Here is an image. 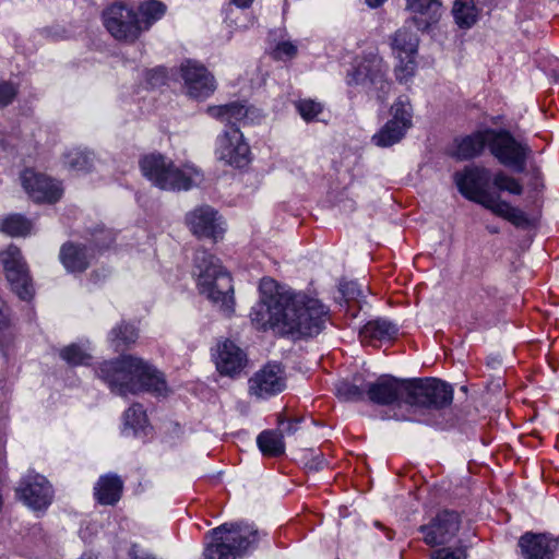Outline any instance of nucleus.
<instances>
[{
  "instance_id": "f257e3e1",
  "label": "nucleus",
  "mask_w": 559,
  "mask_h": 559,
  "mask_svg": "<svg viewBox=\"0 0 559 559\" xmlns=\"http://www.w3.org/2000/svg\"><path fill=\"white\" fill-rule=\"evenodd\" d=\"M259 292L260 299L250 312L255 329L294 340L314 337L325 329L329 309L318 299L284 290L271 277L261 280Z\"/></svg>"
},
{
  "instance_id": "f03ea898",
  "label": "nucleus",
  "mask_w": 559,
  "mask_h": 559,
  "mask_svg": "<svg viewBox=\"0 0 559 559\" xmlns=\"http://www.w3.org/2000/svg\"><path fill=\"white\" fill-rule=\"evenodd\" d=\"M335 396L342 402L369 401L377 405L402 403L441 408L453 400L452 386H335Z\"/></svg>"
},
{
  "instance_id": "7ed1b4c3",
  "label": "nucleus",
  "mask_w": 559,
  "mask_h": 559,
  "mask_svg": "<svg viewBox=\"0 0 559 559\" xmlns=\"http://www.w3.org/2000/svg\"><path fill=\"white\" fill-rule=\"evenodd\" d=\"M192 275L197 280L201 295H204L227 314L234 312L233 280L218 258L204 248H198L193 254Z\"/></svg>"
},
{
  "instance_id": "20e7f679",
  "label": "nucleus",
  "mask_w": 559,
  "mask_h": 559,
  "mask_svg": "<svg viewBox=\"0 0 559 559\" xmlns=\"http://www.w3.org/2000/svg\"><path fill=\"white\" fill-rule=\"evenodd\" d=\"M211 542L204 549V559H236L255 546L260 532L245 523H224L207 533Z\"/></svg>"
},
{
  "instance_id": "39448f33",
  "label": "nucleus",
  "mask_w": 559,
  "mask_h": 559,
  "mask_svg": "<svg viewBox=\"0 0 559 559\" xmlns=\"http://www.w3.org/2000/svg\"><path fill=\"white\" fill-rule=\"evenodd\" d=\"M99 380L108 384H126L127 379H136L141 384H166L159 370L144 359L133 355H121L103 361L96 369Z\"/></svg>"
},
{
  "instance_id": "423d86ee",
  "label": "nucleus",
  "mask_w": 559,
  "mask_h": 559,
  "mask_svg": "<svg viewBox=\"0 0 559 559\" xmlns=\"http://www.w3.org/2000/svg\"><path fill=\"white\" fill-rule=\"evenodd\" d=\"M139 165L142 175L162 190L187 191L193 186L195 170L192 167L180 168L159 153L144 155Z\"/></svg>"
},
{
  "instance_id": "0eeeda50",
  "label": "nucleus",
  "mask_w": 559,
  "mask_h": 559,
  "mask_svg": "<svg viewBox=\"0 0 559 559\" xmlns=\"http://www.w3.org/2000/svg\"><path fill=\"white\" fill-rule=\"evenodd\" d=\"M489 152L503 166L516 173L526 169L527 159L532 154L531 146L516 140L506 129H488Z\"/></svg>"
},
{
  "instance_id": "6e6552de",
  "label": "nucleus",
  "mask_w": 559,
  "mask_h": 559,
  "mask_svg": "<svg viewBox=\"0 0 559 559\" xmlns=\"http://www.w3.org/2000/svg\"><path fill=\"white\" fill-rule=\"evenodd\" d=\"M490 180V169L483 166H468L454 174V182L460 193L487 210L500 195V193L489 190Z\"/></svg>"
},
{
  "instance_id": "1a4fd4ad",
  "label": "nucleus",
  "mask_w": 559,
  "mask_h": 559,
  "mask_svg": "<svg viewBox=\"0 0 559 559\" xmlns=\"http://www.w3.org/2000/svg\"><path fill=\"white\" fill-rule=\"evenodd\" d=\"M102 17L105 28L116 40L134 43L143 33L136 10L124 2L109 4L103 11Z\"/></svg>"
},
{
  "instance_id": "9d476101",
  "label": "nucleus",
  "mask_w": 559,
  "mask_h": 559,
  "mask_svg": "<svg viewBox=\"0 0 559 559\" xmlns=\"http://www.w3.org/2000/svg\"><path fill=\"white\" fill-rule=\"evenodd\" d=\"M0 262L11 289L23 300L31 299L34 295V286L21 249L15 245L8 246L0 252Z\"/></svg>"
},
{
  "instance_id": "9b49d317",
  "label": "nucleus",
  "mask_w": 559,
  "mask_h": 559,
  "mask_svg": "<svg viewBox=\"0 0 559 559\" xmlns=\"http://www.w3.org/2000/svg\"><path fill=\"white\" fill-rule=\"evenodd\" d=\"M250 147L243 140L240 128L225 129L216 139L215 155L217 159L237 168L250 163Z\"/></svg>"
},
{
  "instance_id": "f8f14e48",
  "label": "nucleus",
  "mask_w": 559,
  "mask_h": 559,
  "mask_svg": "<svg viewBox=\"0 0 559 559\" xmlns=\"http://www.w3.org/2000/svg\"><path fill=\"white\" fill-rule=\"evenodd\" d=\"M388 66L378 55H367L349 74L348 84H359L373 87L379 93L386 94L390 83L385 80Z\"/></svg>"
},
{
  "instance_id": "ddd939ff",
  "label": "nucleus",
  "mask_w": 559,
  "mask_h": 559,
  "mask_svg": "<svg viewBox=\"0 0 559 559\" xmlns=\"http://www.w3.org/2000/svg\"><path fill=\"white\" fill-rule=\"evenodd\" d=\"M21 181L28 195L38 203H56L63 192L59 181L32 168L21 174Z\"/></svg>"
},
{
  "instance_id": "4468645a",
  "label": "nucleus",
  "mask_w": 559,
  "mask_h": 559,
  "mask_svg": "<svg viewBox=\"0 0 559 559\" xmlns=\"http://www.w3.org/2000/svg\"><path fill=\"white\" fill-rule=\"evenodd\" d=\"M460 515L454 511L439 512L428 524L421 525L424 542L430 546L445 545L452 540L460 530Z\"/></svg>"
},
{
  "instance_id": "2eb2a0df",
  "label": "nucleus",
  "mask_w": 559,
  "mask_h": 559,
  "mask_svg": "<svg viewBox=\"0 0 559 559\" xmlns=\"http://www.w3.org/2000/svg\"><path fill=\"white\" fill-rule=\"evenodd\" d=\"M16 495L26 506L34 510L46 509L52 500L49 481L41 475H26L16 488Z\"/></svg>"
},
{
  "instance_id": "dca6fc26",
  "label": "nucleus",
  "mask_w": 559,
  "mask_h": 559,
  "mask_svg": "<svg viewBox=\"0 0 559 559\" xmlns=\"http://www.w3.org/2000/svg\"><path fill=\"white\" fill-rule=\"evenodd\" d=\"M181 78L187 94L192 98H205L216 88L214 76L207 69L194 61L188 60L180 67Z\"/></svg>"
},
{
  "instance_id": "f3484780",
  "label": "nucleus",
  "mask_w": 559,
  "mask_h": 559,
  "mask_svg": "<svg viewBox=\"0 0 559 559\" xmlns=\"http://www.w3.org/2000/svg\"><path fill=\"white\" fill-rule=\"evenodd\" d=\"M217 221V212L210 205L198 206L186 215V224L194 236L211 238L214 241L223 234Z\"/></svg>"
},
{
  "instance_id": "a211bd4d",
  "label": "nucleus",
  "mask_w": 559,
  "mask_h": 559,
  "mask_svg": "<svg viewBox=\"0 0 559 559\" xmlns=\"http://www.w3.org/2000/svg\"><path fill=\"white\" fill-rule=\"evenodd\" d=\"M215 364L221 374L233 378L246 367L247 355L233 341L225 340L217 344Z\"/></svg>"
},
{
  "instance_id": "6ab92c4d",
  "label": "nucleus",
  "mask_w": 559,
  "mask_h": 559,
  "mask_svg": "<svg viewBox=\"0 0 559 559\" xmlns=\"http://www.w3.org/2000/svg\"><path fill=\"white\" fill-rule=\"evenodd\" d=\"M519 547L524 559H552L558 540L549 534L526 532L520 537Z\"/></svg>"
},
{
  "instance_id": "aec40b11",
  "label": "nucleus",
  "mask_w": 559,
  "mask_h": 559,
  "mask_svg": "<svg viewBox=\"0 0 559 559\" xmlns=\"http://www.w3.org/2000/svg\"><path fill=\"white\" fill-rule=\"evenodd\" d=\"M441 7V0H406V10L412 14L406 23L425 32L438 22Z\"/></svg>"
},
{
  "instance_id": "412c9836",
  "label": "nucleus",
  "mask_w": 559,
  "mask_h": 559,
  "mask_svg": "<svg viewBox=\"0 0 559 559\" xmlns=\"http://www.w3.org/2000/svg\"><path fill=\"white\" fill-rule=\"evenodd\" d=\"M94 258L93 250L86 245L67 241L59 252V259L68 272L83 273L86 271Z\"/></svg>"
},
{
  "instance_id": "4be33fe9",
  "label": "nucleus",
  "mask_w": 559,
  "mask_h": 559,
  "mask_svg": "<svg viewBox=\"0 0 559 559\" xmlns=\"http://www.w3.org/2000/svg\"><path fill=\"white\" fill-rule=\"evenodd\" d=\"M397 332L399 329L394 323L378 318L367 322L360 329L359 337L364 345L380 347L383 343L394 340Z\"/></svg>"
},
{
  "instance_id": "5701e85b",
  "label": "nucleus",
  "mask_w": 559,
  "mask_h": 559,
  "mask_svg": "<svg viewBox=\"0 0 559 559\" xmlns=\"http://www.w3.org/2000/svg\"><path fill=\"white\" fill-rule=\"evenodd\" d=\"M123 483L119 476L107 474L100 476L94 487V496L103 506H115L121 498Z\"/></svg>"
},
{
  "instance_id": "b1692460",
  "label": "nucleus",
  "mask_w": 559,
  "mask_h": 559,
  "mask_svg": "<svg viewBox=\"0 0 559 559\" xmlns=\"http://www.w3.org/2000/svg\"><path fill=\"white\" fill-rule=\"evenodd\" d=\"M406 23L390 37V46L395 57L417 55L419 38Z\"/></svg>"
},
{
  "instance_id": "393cba45",
  "label": "nucleus",
  "mask_w": 559,
  "mask_h": 559,
  "mask_svg": "<svg viewBox=\"0 0 559 559\" xmlns=\"http://www.w3.org/2000/svg\"><path fill=\"white\" fill-rule=\"evenodd\" d=\"M209 114L222 122H225L226 129L230 127L239 128V123L248 117L249 109L239 103H230L223 106L209 107Z\"/></svg>"
},
{
  "instance_id": "a878e982",
  "label": "nucleus",
  "mask_w": 559,
  "mask_h": 559,
  "mask_svg": "<svg viewBox=\"0 0 559 559\" xmlns=\"http://www.w3.org/2000/svg\"><path fill=\"white\" fill-rule=\"evenodd\" d=\"M488 129L477 131L471 135L463 138L456 147V156L460 159H471L478 156L485 146L489 147Z\"/></svg>"
},
{
  "instance_id": "bb28decb",
  "label": "nucleus",
  "mask_w": 559,
  "mask_h": 559,
  "mask_svg": "<svg viewBox=\"0 0 559 559\" xmlns=\"http://www.w3.org/2000/svg\"><path fill=\"white\" fill-rule=\"evenodd\" d=\"M123 420L124 433L131 432L134 437L147 435L150 427L147 425L146 413L141 404H132V406L126 411Z\"/></svg>"
},
{
  "instance_id": "cd10ccee",
  "label": "nucleus",
  "mask_w": 559,
  "mask_h": 559,
  "mask_svg": "<svg viewBox=\"0 0 559 559\" xmlns=\"http://www.w3.org/2000/svg\"><path fill=\"white\" fill-rule=\"evenodd\" d=\"M257 443L263 455L280 456L285 452L283 432L277 430H264L258 438Z\"/></svg>"
},
{
  "instance_id": "c85d7f7f",
  "label": "nucleus",
  "mask_w": 559,
  "mask_h": 559,
  "mask_svg": "<svg viewBox=\"0 0 559 559\" xmlns=\"http://www.w3.org/2000/svg\"><path fill=\"white\" fill-rule=\"evenodd\" d=\"M408 129L405 124H397L394 121L386 123L372 136V142L379 147H389L399 143L406 134Z\"/></svg>"
},
{
  "instance_id": "c756f323",
  "label": "nucleus",
  "mask_w": 559,
  "mask_h": 559,
  "mask_svg": "<svg viewBox=\"0 0 559 559\" xmlns=\"http://www.w3.org/2000/svg\"><path fill=\"white\" fill-rule=\"evenodd\" d=\"M452 13L456 24L461 28L472 27L478 16V10L475 7L474 0H455Z\"/></svg>"
},
{
  "instance_id": "7c9ffc66",
  "label": "nucleus",
  "mask_w": 559,
  "mask_h": 559,
  "mask_svg": "<svg viewBox=\"0 0 559 559\" xmlns=\"http://www.w3.org/2000/svg\"><path fill=\"white\" fill-rule=\"evenodd\" d=\"M489 211L495 215L509 221L516 227L527 224L526 214L522 210L514 207L509 202L502 200L501 195H499L497 201L493 202V205L489 207Z\"/></svg>"
},
{
  "instance_id": "2f4dec72",
  "label": "nucleus",
  "mask_w": 559,
  "mask_h": 559,
  "mask_svg": "<svg viewBox=\"0 0 559 559\" xmlns=\"http://www.w3.org/2000/svg\"><path fill=\"white\" fill-rule=\"evenodd\" d=\"M59 357L69 366H90L92 354L82 345L72 343L59 349Z\"/></svg>"
},
{
  "instance_id": "473e14b6",
  "label": "nucleus",
  "mask_w": 559,
  "mask_h": 559,
  "mask_svg": "<svg viewBox=\"0 0 559 559\" xmlns=\"http://www.w3.org/2000/svg\"><path fill=\"white\" fill-rule=\"evenodd\" d=\"M142 22L143 32L147 31L156 21L162 19L166 12V5L157 0L142 2L136 10Z\"/></svg>"
},
{
  "instance_id": "72a5a7b5",
  "label": "nucleus",
  "mask_w": 559,
  "mask_h": 559,
  "mask_svg": "<svg viewBox=\"0 0 559 559\" xmlns=\"http://www.w3.org/2000/svg\"><path fill=\"white\" fill-rule=\"evenodd\" d=\"M109 337L118 350L120 347H129L134 344L139 337V333L133 324L122 321L110 331Z\"/></svg>"
},
{
  "instance_id": "f704fd0d",
  "label": "nucleus",
  "mask_w": 559,
  "mask_h": 559,
  "mask_svg": "<svg viewBox=\"0 0 559 559\" xmlns=\"http://www.w3.org/2000/svg\"><path fill=\"white\" fill-rule=\"evenodd\" d=\"M0 229L11 237H25L31 233L32 222L21 214H11L2 219Z\"/></svg>"
},
{
  "instance_id": "c9c22d12",
  "label": "nucleus",
  "mask_w": 559,
  "mask_h": 559,
  "mask_svg": "<svg viewBox=\"0 0 559 559\" xmlns=\"http://www.w3.org/2000/svg\"><path fill=\"white\" fill-rule=\"evenodd\" d=\"M94 154L81 150H72L64 154V164L70 170L90 173L94 166Z\"/></svg>"
},
{
  "instance_id": "e433bc0d",
  "label": "nucleus",
  "mask_w": 559,
  "mask_h": 559,
  "mask_svg": "<svg viewBox=\"0 0 559 559\" xmlns=\"http://www.w3.org/2000/svg\"><path fill=\"white\" fill-rule=\"evenodd\" d=\"M285 371L278 362H267L258 372L254 373L250 382L253 384H280L285 380Z\"/></svg>"
},
{
  "instance_id": "4c0bfd02",
  "label": "nucleus",
  "mask_w": 559,
  "mask_h": 559,
  "mask_svg": "<svg viewBox=\"0 0 559 559\" xmlns=\"http://www.w3.org/2000/svg\"><path fill=\"white\" fill-rule=\"evenodd\" d=\"M365 384H449L447 381L438 378H412L401 379L391 374H381L376 379L364 380Z\"/></svg>"
},
{
  "instance_id": "58836bf2",
  "label": "nucleus",
  "mask_w": 559,
  "mask_h": 559,
  "mask_svg": "<svg viewBox=\"0 0 559 559\" xmlns=\"http://www.w3.org/2000/svg\"><path fill=\"white\" fill-rule=\"evenodd\" d=\"M111 391L114 394L119 396H127L128 394L139 395L141 393H150L154 396H163L166 397L170 392L169 386H111Z\"/></svg>"
},
{
  "instance_id": "ea45409f",
  "label": "nucleus",
  "mask_w": 559,
  "mask_h": 559,
  "mask_svg": "<svg viewBox=\"0 0 559 559\" xmlns=\"http://www.w3.org/2000/svg\"><path fill=\"white\" fill-rule=\"evenodd\" d=\"M392 118L390 121H394L397 124H405L406 129L413 126L412 122V106L407 98H399L391 107Z\"/></svg>"
},
{
  "instance_id": "a19ab883",
  "label": "nucleus",
  "mask_w": 559,
  "mask_h": 559,
  "mask_svg": "<svg viewBox=\"0 0 559 559\" xmlns=\"http://www.w3.org/2000/svg\"><path fill=\"white\" fill-rule=\"evenodd\" d=\"M492 183L499 191H506L515 195H521L523 193V186L521 182L502 170H499L493 175Z\"/></svg>"
},
{
  "instance_id": "79ce46f5",
  "label": "nucleus",
  "mask_w": 559,
  "mask_h": 559,
  "mask_svg": "<svg viewBox=\"0 0 559 559\" xmlns=\"http://www.w3.org/2000/svg\"><path fill=\"white\" fill-rule=\"evenodd\" d=\"M416 56H401L396 57L399 63L394 68V74L400 83H407L416 73L417 63Z\"/></svg>"
},
{
  "instance_id": "37998d69",
  "label": "nucleus",
  "mask_w": 559,
  "mask_h": 559,
  "mask_svg": "<svg viewBox=\"0 0 559 559\" xmlns=\"http://www.w3.org/2000/svg\"><path fill=\"white\" fill-rule=\"evenodd\" d=\"M295 108L307 122L313 121L323 111V105L311 98L295 102Z\"/></svg>"
},
{
  "instance_id": "c03bdc74",
  "label": "nucleus",
  "mask_w": 559,
  "mask_h": 559,
  "mask_svg": "<svg viewBox=\"0 0 559 559\" xmlns=\"http://www.w3.org/2000/svg\"><path fill=\"white\" fill-rule=\"evenodd\" d=\"M115 241L112 230L104 226L96 227L92 233V242L96 249H106Z\"/></svg>"
},
{
  "instance_id": "a18cd8bd",
  "label": "nucleus",
  "mask_w": 559,
  "mask_h": 559,
  "mask_svg": "<svg viewBox=\"0 0 559 559\" xmlns=\"http://www.w3.org/2000/svg\"><path fill=\"white\" fill-rule=\"evenodd\" d=\"M19 85L10 81L0 82V107L12 104L17 96Z\"/></svg>"
},
{
  "instance_id": "49530a36",
  "label": "nucleus",
  "mask_w": 559,
  "mask_h": 559,
  "mask_svg": "<svg viewBox=\"0 0 559 559\" xmlns=\"http://www.w3.org/2000/svg\"><path fill=\"white\" fill-rule=\"evenodd\" d=\"M297 55V47L290 41L278 43L273 51L274 59L286 60L292 59Z\"/></svg>"
},
{
  "instance_id": "de8ad7c7",
  "label": "nucleus",
  "mask_w": 559,
  "mask_h": 559,
  "mask_svg": "<svg viewBox=\"0 0 559 559\" xmlns=\"http://www.w3.org/2000/svg\"><path fill=\"white\" fill-rule=\"evenodd\" d=\"M431 559H466V550L463 547L441 548L433 551Z\"/></svg>"
},
{
  "instance_id": "09e8293b",
  "label": "nucleus",
  "mask_w": 559,
  "mask_h": 559,
  "mask_svg": "<svg viewBox=\"0 0 559 559\" xmlns=\"http://www.w3.org/2000/svg\"><path fill=\"white\" fill-rule=\"evenodd\" d=\"M283 386H250L249 393L257 399H267L280 394Z\"/></svg>"
},
{
  "instance_id": "8fccbe9b",
  "label": "nucleus",
  "mask_w": 559,
  "mask_h": 559,
  "mask_svg": "<svg viewBox=\"0 0 559 559\" xmlns=\"http://www.w3.org/2000/svg\"><path fill=\"white\" fill-rule=\"evenodd\" d=\"M167 72L164 68L153 69L147 73L148 83L153 86L165 84Z\"/></svg>"
},
{
  "instance_id": "3c124183",
  "label": "nucleus",
  "mask_w": 559,
  "mask_h": 559,
  "mask_svg": "<svg viewBox=\"0 0 559 559\" xmlns=\"http://www.w3.org/2000/svg\"><path fill=\"white\" fill-rule=\"evenodd\" d=\"M326 464L324 457L322 454H318L313 457H311L309 461L305 463V467L308 472H319L323 469L324 465Z\"/></svg>"
},
{
  "instance_id": "603ef678",
  "label": "nucleus",
  "mask_w": 559,
  "mask_h": 559,
  "mask_svg": "<svg viewBox=\"0 0 559 559\" xmlns=\"http://www.w3.org/2000/svg\"><path fill=\"white\" fill-rule=\"evenodd\" d=\"M254 0H229L230 4L236 5L239 9H249Z\"/></svg>"
},
{
  "instance_id": "864d4df0",
  "label": "nucleus",
  "mask_w": 559,
  "mask_h": 559,
  "mask_svg": "<svg viewBox=\"0 0 559 559\" xmlns=\"http://www.w3.org/2000/svg\"><path fill=\"white\" fill-rule=\"evenodd\" d=\"M8 322L7 308L4 301L0 298V326Z\"/></svg>"
},
{
  "instance_id": "5fc2aeb1",
  "label": "nucleus",
  "mask_w": 559,
  "mask_h": 559,
  "mask_svg": "<svg viewBox=\"0 0 559 559\" xmlns=\"http://www.w3.org/2000/svg\"><path fill=\"white\" fill-rule=\"evenodd\" d=\"M129 556L131 559H141L143 556H140L139 555V551H138V545H132L130 550H129Z\"/></svg>"
},
{
  "instance_id": "6e6d98bb",
  "label": "nucleus",
  "mask_w": 559,
  "mask_h": 559,
  "mask_svg": "<svg viewBox=\"0 0 559 559\" xmlns=\"http://www.w3.org/2000/svg\"><path fill=\"white\" fill-rule=\"evenodd\" d=\"M284 431L287 435H293V433H295L297 431V427H296V425L293 421H290V423H288V425H287V427L285 428Z\"/></svg>"
},
{
  "instance_id": "4d7b16f0",
  "label": "nucleus",
  "mask_w": 559,
  "mask_h": 559,
  "mask_svg": "<svg viewBox=\"0 0 559 559\" xmlns=\"http://www.w3.org/2000/svg\"><path fill=\"white\" fill-rule=\"evenodd\" d=\"M385 0H366V3L370 7V8H378L380 7Z\"/></svg>"
},
{
  "instance_id": "13d9d810",
  "label": "nucleus",
  "mask_w": 559,
  "mask_h": 559,
  "mask_svg": "<svg viewBox=\"0 0 559 559\" xmlns=\"http://www.w3.org/2000/svg\"><path fill=\"white\" fill-rule=\"evenodd\" d=\"M500 360L498 358H489L488 359V366L495 367L496 365H500Z\"/></svg>"
},
{
  "instance_id": "bf43d9fd",
  "label": "nucleus",
  "mask_w": 559,
  "mask_h": 559,
  "mask_svg": "<svg viewBox=\"0 0 559 559\" xmlns=\"http://www.w3.org/2000/svg\"><path fill=\"white\" fill-rule=\"evenodd\" d=\"M141 559H157L155 556L146 554Z\"/></svg>"
},
{
  "instance_id": "052dcab7",
  "label": "nucleus",
  "mask_w": 559,
  "mask_h": 559,
  "mask_svg": "<svg viewBox=\"0 0 559 559\" xmlns=\"http://www.w3.org/2000/svg\"><path fill=\"white\" fill-rule=\"evenodd\" d=\"M80 559H94L92 555H83Z\"/></svg>"
},
{
  "instance_id": "680f3d73",
  "label": "nucleus",
  "mask_w": 559,
  "mask_h": 559,
  "mask_svg": "<svg viewBox=\"0 0 559 559\" xmlns=\"http://www.w3.org/2000/svg\"><path fill=\"white\" fill-rule=\"evenodd\" d=\"M461 388H462V390H463L465 393L467 392V386H466V385H463V386H461Z\"/></svg>"
},
{
  "instance_id": "e2e57ef3",
  "label": "nucleus",
  "mask_w": 559,
  "mask_h": 559,
  "mask_svg": "<svg viewBox=\"0 0 559 559\" xmlns=\"http://www.w3.org/2000/svg\"><path fill=\"white\" fill-rule=\"evenodd\" d=\"M278 423H280V424H283V423H284V418L280 416V418H278Z\"/></svg>"
},
{
  "instance_id": "0e129e2a",
  "label": "nucleus",
  "mask_w": 559,
  "mask_h": 559,
  "mask_svg": "<svg viewBox=\"0 0 559 559\" xmlns=\"http://www.w3.org/2000/svg\"><path fill=\"white\" fill-rule=\"evenodd\" d=\"M490 231L491 233H498V229L491 228Z\"/></svg>"
},
{
  "instance_id": "69168bd1",
  "label": "nucleus",
  "mask_w": 559,
  "mask_h": 559,
  "mask_svg": "<svg viewBox=\"0 0 559 559\" xmlns=\"http://www.w3.org/2000/svg\"><path fill=\"white\" fill-rule=\"evenodd\" d=\"M300 420H301L300 418L299 419H295L294 423L298 424V423H300Z\"/></svg>"
}]
</instances>
